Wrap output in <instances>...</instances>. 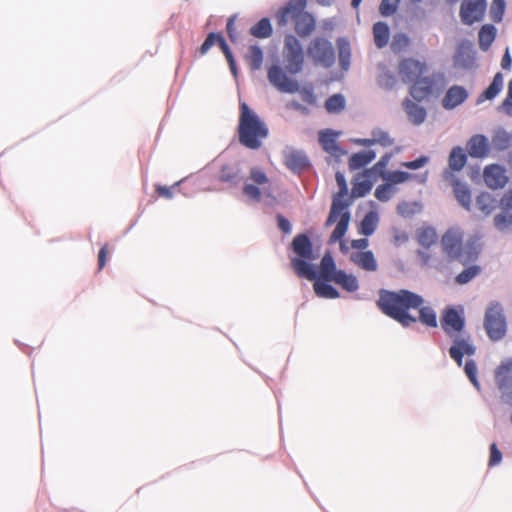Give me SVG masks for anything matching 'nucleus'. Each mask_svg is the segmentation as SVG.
Segmentation results:
<instances>
[{"instance_id":"obj_60","label":"nucleus","mask_w":512,"mask_h":512,"mask_svg":"<svg viewBox=\"0 0 512 512\" xmlns=\"http://www.w3.org/2000/svg\"><path fill=\"white\" fill-rule=\"evenodd\" d=\"M226 30H227L229 39L232 42H235L237 40V34H236V30H235L234 17H230L228 19L227 24H226Z\"/></svg>"},{"instance_id":"obj_59","label":"nucleus","mask_w":512,"mask_h":512,"mask_svg":"<svg viewBox=\"0 0 512 512\" xmlns=\"http://www.w3.org/2000/svg\"><path fill=\"white\" fill-rule=\"evenodd\" d=\"M217 44L220 47V49L223 52V54L225 55L226 60H230V58L233 57V54H232L229 46L227 45L224 37L221 34L218 37Z\"/></svg>"},{"instance_id":"obj_37","label":"nucleus","mask_w":512,"mask_h":512,"mask_svg":"<svg viewBox=\"0 0 512 512\" xmlns=\"http://www.w3.org/2000/svg\"><path fill=\"white\" fill-rule=\"evenodd\" d=\"M503 87V76L500 72L496 73L492 83L489 87L481 94L480 100H491L501 91Z\"/></svg>"},{"instance_id":"obj_35","label":"nucleus","mask_w":512,"mask_h":512,"mask_svg":"<svg viewBox=\"0 0 512 512\" xmlns=\"http://www.w3.org/2000/svg\"><path fill=\"white\" fill-rule=\"evenodd\" d=\"M339 52V63L342 69L347 70L350 65L351 49L348 40L339 38L337 40Z\"/></svg>"},{"instance_id":"obj_56","label":"nucleus","mask_w":512,"mask_h":512,"mask_svg":"<svg viewBox=\"0 0 512 512\" xmlns=\"http://www.w3.org/2000/svg\"><path fill=\"white\" fill-rule=\"evenodd\" d=\"M427 162H428V157L421 156L413 161L403 162L402 166L406 167L408 169H411V170H416V169H419V168L423 167L424 165H426Z\"/></svg>"},{"instance_id":"obj_42","label":"nucleus","mask_w":512,"mask_h":512,"mask_svg":"<svg viewBox=\"0 0 512 512\" xmlns=\"http://www.w3.org/2000/svg\"><path fill=\"white\" fill-rule=\"evenodd\" d=\"M345 107V99L340 94L330 96L325 102V108L329 113H338Z\"/></svg>"},{"instance_id":"obj_47","label":"nucleus","mask_w":512,"mask_h":512,"mask_svg":"<svg viewBox=\"0 0 512 512\" xmlns=\"http://www.w3.org/2000/svg\"><path fill=\"white\" fill-rule=\"evenodd\" d=\"M400 0H382L379 6L380 14L384 17L393 15L398 8Z\"/></svg>"},{"instance_id":"obj_51","label":"nucleus","mask_w":512,"mask_h":512,"mask_svg":"<svg viewBox=\"0 0 512 512\" xmlns=\"http://www.w3.org/2000/svg\"><path fill=\"white\" fill-rule=\"evenodd\" d=\"M494 225L499 230H505L512 225V214H498L494 217Z\"/></svg>"},{"instance_id":"obj_9","label":"nucleus","mask_w":512,"mask_h":512,"mask_svg":"<svg viewBox=\"0 0 512 512\" xmlns=\"http://www.w3.org/2000/svg\"><path fill=\"white\" fill-rule=\"evenodd\" d=\"M484 327L488 337L493 341L501 340L507 332L505 317L499 303H492L484 318Z\"/></svg>"},{"instance_id":"obj_1","label":"nucleus","mask_w":512,"mask_h":512,"mask_svg":"<svg viewBox=\"0 0 512 512\" xmlns=\"http://www.w3.org/2000/svg\"><path fill=\"white\" fill-rule=\"evenodd\" d=\"M424 303L421 295L406 289L390 291L379 290L376 302L378 309L386 316L395 320L403 327H409L418 321V318L409 313L410 309H418Z\"/></svg>"},{"instance_id":"obj_32","label":"nucleus","mask_w":512,"mask_h":512,"mask_svg":"<svg viewBox=\"0 0 512 512\" xmlns=\"http://www.w3.org/2000/svg\"><path fill=\"white\" fill-rule=\"evenodd\" d=\"M249 32L256 38L265 39L272 35L273 29L270 20L268 18H262L250 28Z\"/></svg>"},{"instance_id":"obj_44","label":"nucleus","mask_w":512,"mask_h":512,"mask_svg":"<svg viewBox=\"0 0 512 512\" xmlns=\"http://www.w3.org/2000/svg\"><path fill=\"white\" fill-rule=\"evenodd\" d=\"M218 179L220 182L229 183L232 185H236L240 182L238 171L231 169L228 166L222 168Z\"/></svg>"},{"instance_id":"obj_50","label":"nucleus","mask_w":512,"mask_h":512,"mask_svg":"<svg viewBox=\"0 0 512 512\" xmlns=\"http://www.w3.org/2000/svg\"><path fill=\"white\" fill-rule=\"evenodd\" d=\"M393 194V187L388 182L382 185H379L375 190V197L379 201H388Z\"/></svg>"},{"instance_id":"obj_24","label":"nucleus","mask_w":512,"mask_h":512,"mask_svg":"<svg viewBox=\"0 0 512 512\" xmlns=\"http://www.w3.org/2000/svg\"><path fill=\"white\" fill-rule=\"evenodd\" d=\"M319 141L323 149L331 155H338L341 151L336 141V134L331 130L321 131L319 133Z\"/></svg>"},{"instance_id":"obj_38","label":"nucleus","mask_w":512,"mask_h":512,"mask_svg":"<svg viewBox=\"0 0 512 512\" xmlns=\"http://www.w3.org/2000/svg\"><path fill=\"white\" fill-rule=\"evenodd\" d=\"M454 194L458 202L465 209L469 210L471 205V193L469 188L466 185L460 183L459 181H456L454 184Z\"/></svg>"},{"instance_id":"obj_31","label":"nucleus","mask_w":512,"mask_h":512,"mask_svg":"<svg viewBox=\"0 0 512 512\" xmlns=\"http://www.w3.org/2000/svg\"><path fill=\"white\" fill-rule=\"evenodd\" d=\"M416 239L421 246L429 248L437 240L436 230L432 227H421L416 231Z\"/></svg>"},{"instance_id":"obj_15","label":"nucleus","mask_w":512,"mask_h":512,"mask_svg":"<svg viewBox=\"0 0 512 512\" xmlns=\"http://www.w3.org/2000/svg\"><path fill=\"white\" fill-rule=\"evenodd\" d=\"M484 181L488 187L498 189L506 185L508 178L501 166L493 164L485 168Z\"/></svg>"},{"instance_id":"obj_58","label":"nucleus","mask_w":512,"mask_h":512,"mask_svg":"<svg viewBox=\"0 0 512 512\" xmlns=\"http://www.w3.org/2000/svg\"><path fill=\"white\" fill-rule=\"evenodd\" d=\"M302 99L305 103L313 105L316 102V96L311 87H304L301 91Z\"/></svg>"},{"instance_id":"obj_2","label":"nucleus","mask_w":512,"mask_h":512,"mask_svg":"<svg viewBox=\"0 0 512 512\" xmlns=\"http://www.w3.org/2000/svg\"><path fill=\"white\" fill-rule=\"evenodd\" d=\"M441 326L445 333L453 339V345L449 349L450 357L458 366H462L463 356H472L476 351L470 336L463 333L465 319L462 313L454 308L446 309L441 319Z\"/></svg>"},{"instance_id":"obj_34","label":"nucleus","mask_w":512,"mask_h":512,"mask_svg":"<svg viewBox=\"0 0 512 512\" xmlns=\"http://www.w3.org/2000/svg\"><path fill=\"white\" fill-rule=\"evenodd\" d=\"M375 158L373 151H363L353 154L349 159V167L352 170L360 169Z\"/></svg>"},{"instance_id":"obj_43","label":"nucleus","mask_w":512,"mask_h":512,"mask_svg":"<svg viewBox=\"0 0 512 512\" xmlns=\"http://www.w3.org/2000/svg\"><path fill=\"white\" fill-rule=\"evenodd\" d=\"M505 0H493L490 7V18L493 22L499 23L502 21L505 12Z\"/></svg>"},{"instance_id":"obj_53","label":"nucleus","mask_w":512,"mask_h":512,"mask_svg":"<svg viewBox=\"0 0 512 512\" xmlns=\"http://www.w3.org/2000/svg\"><path fill=\"white\" fill-rule=\"evenodd\" d=\"M250 179L257 185H263L268 183L269 179L263 170L254 167L250 171Z\"/></svg>"},{"instance_id":"obj_17","label":"nucleus","mask_w":512,"mask_h":512,"mask_svg":"<svg viewBox=\"0 0 512 512\" xmlns=\"http://www.w3.org/2000/svg\"><path fill=\"white\" fill-rule=\"evenodd\" d=\"M467 97L468 92L464 87L454 85L447 90L442 100V105L445 109H453L462 104Z\"/></svg>"},{"instance_id":"obj_49","label":"nucleus","mask_w":512,"mask_h":512,"mask_svg":"<svg viewBox=\"0 0 512 512\" xmlns=\"http://www.w3.org/2000/svg\"><path fill=\"white\" fill-rule=\"evenodd\" d=\"M464 371L471 383L479 389L480 384L477 379V365L473 360H468L465 364Z\"/></svg>"},{"instance_id":"obj_16","label":"nucleus","mask_w":512,"mask_h":512,"mask_svg":"<svg viewBox=\"0 0 512 512\" xmlns=\"http://www.w3.org/2000/svg\"><path fill=\"white\" fill-rule=\"evenodd\" d=\"M490 150L488 138L484 135H474L467 142L468 154L473 158H485Z\"/></svg>"},{"instance_id":"obj_27","label":"nucleus","mask_w":512,"mask_h":512,"mask_svg":"<svg viewBox=\"0 0 512 512\" xmlns=\"http://www.w3.org/2000/svg\"><path fill=\"white\" fill-rule=\"evenodd\" d=\"M264 54L257 45H251L245 55V60L252 71H257L262 67Z\"/></svg>"},{"instance_id":"obj_45","label":"nucleus","mask_w":512,"mask_h":512,"mask_svg":"<svg viewBox=\"0 0 512 512\" xmlns=\"http://www.w3.org/2000/svg\"><path fill=\"white\" fill-rule=\"evenodd\" d=\"M492 143L497 150H505L511 144V136L505 131H499L493 136Z\"/></svg>"},{"instance_id":"obj_18","label":"nucleus","mask_w":512,"mask_h":512,"mask_svg":"<svg viewBox=\"0 0 512 512\" xmlns=\"http://www.w3.org/2000/svg\"><path fill=\"white\" fill-rule=\"evenodd\" d=\"M496 383L499 390L506 397V401H512V376L508 366H500L497 369Z\"/></svg>"},{"instance_id":"obj_41","label":"nucleus","mask_w":512,"mask_h":512,"mask_svg":"<svg viewBox=\"0 0 512 512\" xmlns=\"http://www.w3.org/2000/svg\"><path fill=\"white\" fill-rule=\"evenodd\" d=\"M419 320L428 327L437 326V317L435 311L429 306H420Z\"/></svg>"},{"instance_id":"obj_61","label":"nucleus","mask_w":512,"mask_h":512,"mask_svg":"<svg viewBox=\"0 0 512 512\" xmlns=\"http://www.w3.org/2000/svg\"><path fill=\"white\" fill-rule=\"evenodd\" d=\"M500 205L506 210L512 209V190L503 195L500 200Z\"/></svg>"},{"instance_id":"obj_14","label":"nucleus","mask_w":512,"mask_h":512,"mask_svg":"<svg viewBox=\"0 0 512 512\" xmlns=\"http://www.w3.org/2000/svg\"><path fill=\"white\" fill-rule=\"evenodd\" d=\"M306 7V0H289L276 14L277 24L285 26L289 21H295Z\"/></svg>"},{"instance_id":"obj_29","label":"nucleus","mask_w":512,"mask_h":512,"mask_svg":"<svg viewBox=\"0 0 512 512\" xmlns=\"http://www.w3.org/2000/svg\"><path fill=\"white\" fill-rule=\"evenodd\" d=\"M339 270L336 269V265L333 257L326 253L320 263V275L325 281H331L335 277Z\"/></svg>"},{"instance_id":"obj_54","label":"nucleus","mask_w":512,"mask_h":512,"mask_svg":"<svg viewBox=\"0 0 512 512\" xmlns=\"http://www.w3.org/2000/svg\"><path fill=\"white\" fill-rule=\"evenodd\" d=\"M243 193L253 201L258 202L261 199V191L256 185L245 184L243 187Z\"/></svg>"},{"instance_id":"obj_25","label":"nucleus","mask_w":512,"mask_h":512,"mask_svg":"<svg viewBox=\"0 0 512 512\" xmlns=\"http://www.w3.org/2000/svg\"><path fill=\"white\" fill-rule=\"evenodd\" d=\"M467 163V156L462 147H454L449 155L448 166L451 171H460Z\"/></svg>"},{"instance_id":"obj_28","label":"nucleus","mask_w":512,"mask_h":512,"mask_svg":"<svg viewBox=\"0 0 512 512\" xmlns=\"http://www.w3.org/2000/svg\"><path fill=\"white\" fill-rule=\"evenodd\" d=\"M373 36L375 45L378 48H383L388 44L390 38V30L386 23L377 22L373 25Z\"/></svg>"},{"instance_id":"obj_8","label":"nucleus","mask_w":512,"mask_h":512,"mask_svg":"<svg viewBox=\"0 0 512 512\" xmlns=\"http://www.w3.org/2000/svg\"><path fill=\"white\" fill-rule=\"evenodd\" d=\"M445 81L442 74L418 78L410 88V95L422 101L431 95H438L444 89Z\"/></svg>"},{"instance_id":"obj_7","label":"nucleus","mask_w":512,"mask_h":512,"mask_svg":"<svg viewBox=\"0 0 512 512\" xmlns=\"http://www.w3.org/2000/svg\"><path fill=\"white\" fill-rule=\"evenodd\" d=\"M283 58L289 73L297 74L302 70L305 60L304 51L300 41L292 34L284 38Z\"/></svg>"},{"instance_id":"obj_48","label":"nucleus","mask_w":512,"mask_h":512,"mask_svg":"<svg viewBox=\"0 0 512 512\" xmlns=\"http://www.w3.org/2000/svg\"><path fill=\"white\" fill-rule=\"evenodd\" d=\"M374 137L375 145H381L383 147H391L394 144V140L389 136V134L380 129L374 130L372 132Z\"/></svg>"},{"instance_id":"obj_3","label":"nucleus","mask_w":512,"mask_h":512,"mask_svg":"<svg viewBox=\"0 0 512 512\" xmlns=\"http://www.w3.org/2000/svg\"><path fill=\"white\" fill-rule=\"evenodd\" d=\"M268 136L264 121L245 102L239 104L238 138L246 148L256 150Z\"/></svg>"},{"instance_id":"obj_36","label":"nucleus","mask_w":512,"mask_h":512,"mask_svg":"<svg viewBox=\"0 0 512 512\" xmlns=\"http://www.w3.org/2000/svg\"><path fill=\"white\" fill-rule=\"evenodd\" d=\"M378 224L377 213L370 211L368 212L360 223V233L364 236L373 234Z\"/></svg>"},{"instance_id":"obj_62","label":"nucleus","mask_w":512,"mask_h":512,"mask_svg":"<svg viewBox=\"0 0 512 512\" xmlns=\"http://www.w3.org/2000/svg\"><path fill=\"white\" fill-rule=\"evenodd\" d=\"M278 226L285 233H288L291 230L290 222L281 215L278 216Z\"/></svg>"},{"instance_id":"obj_52","label":"nucleus","mask_w":512,"mask_h":512,"mask_svg":"<svg viewBox=\"0 0 512 512\" xmlns=\"http://www.w3.org/2000/svg\"><path fill=\"white\" fill-rule=\"evenodd\" d=\"M219 36H220V34H216L213 32L209 33L207 35L205 41L202 43V45L199 48L200 54L205 55L213 45L217 44Z\"/></svg>"},{"instance_id":"obj_22","label":"nucleus","mask_w":512,"mask_h":512,"mask_svg":"<svg viewBox=\"0 0 512 512\" xmlns=\"http://www.w3.org/2000/svg\"><path fill=\"white\" fill-rule=\"evenodd\" d=\"M403 106L409 120L413 124L419 125L424 122L426 118V110L422 106L414 103L409 99L404 101Z\"/></svg>"},{"instance_id":"obj_63","label":"nucleus","mask_w":512,"mask_h":512,"mask_svg":"<svg viewBox=\"0 0 512 512\" xmlns=\"http://www.w3.org/2000/svg\"><path fill=\"white\" fill-rule=\"evenodd\" d=\"M368 240L366 238L355 239L351 242V247L358 250H363L367 248Z\"/></svg>"},{"instance_id":"obj_13","label":"nucleus","mask_w":512,"mask_h":512,"mask_svg":"<svg viewBox=\"0 0 512 512\" xmlns=\"http://www.w3.org/2000/svg\"><path fill=\"white\" fill-rule=\"evenodd\" d=\"M426 70V65L413 58H405L400 61L398 72L404 83H414Z\"/></svg>"},{"instance_id":"obj_55","label":"nucleus","mask_w":512,"mask_h":512,"mask_svg":"<svg viewBox=\"0 0 512 512\" xmlns=\"http://www.w3.org/2000/svg\"><path fill=\"white\" fill-rule=\"evenodd\" d=\"M502 460V453L498 449L496 443H492L490 445V457H489V466L498 465Z\"/></svg>"},{"instance_id":"obj_11","label":"nucleus","mask_w":512,"mask_h":512,"mask_svg":"<svg viewBox=\"0 0 512 512\" xmlns=\"http://www.w3.org/2000/svg\"><path fill=\"white\" fill-rule=\"evenodd\" d=\"M487 9L486 0H463L459 15L462 23L473 25L483 20Z\"/></svg>"},{"instance_id":"obj_64","label":"nucleus","mask_w":512,"mask_h":512,"mask_svg":"<svg viewBox=\"0 0 512 512\" xmlns=\"http://www.w3.org/2000/svg\"><path fill=\"white\" fill-rule=\"evenodd\" d=\"M503 106L506 108L512 106V79L508 83V93L505 100L503 101Z\"/></svg>"},{"instance_id":"obj_6","label":"nucleus","mask_w":512,"mask_h":512,"mask_svg":"<svg viewBox=\"0 0 512 512\" xmlns=\"http://www.w3.org/2000/svg\"><path fill=\"white\" fill-rule=\"evenodd\" d=\"M292 249L298 256L291 259V266L298 277L315 280L317 275L309 261L317 258L313 245L306 234H299L292 241Z\"/></svg>"},{"instance_id":"obj_46","label":"nucleus","mask_w":512,"mask_h":512,"mask_svg":"<svg viewBox=\"0 0 512 512\" xmlns=\"http://www.w3.org/2000/svg\"><path fill=\"white\" fill-rule=\"evenodd\" d=\"M412 177V175L408 172L404 171H392L389 172L386 176H384V179L390 184H400L403 182H406Z\"/></svg>"},{"instance_id":"obj_12","label":"nucleus","mask_w":512,"mask_h":512,"mask_svg":"<svg viewBox=\"0 0 512 512\" xmlns=\"http://www.w3.org/2000/svg\"><path fill=\"white\" fill-rule=\"evenodd\" d=\"M267 77L271 85L283 93L298 92L300 86L296 80L290 79L279 65H272L268 68Z\"/></svg>"},{"instance_id":"obj_4","label":"nucleus","mask_w":512,"mask_h":512,"mask_svg":"<svg viewBox=\"0 0 512 512\" xmlns=\"http://www.w3.org/2000/svg\"><path fill=\"white\" fill-rule=\"evenodd\" d=\"M463 232L456 227L449 228L441 238L444 253L452 260H459L462 264L474 261L481 251L478 237H472L463 242Z\"/></svg>"},{"instance_id":"obj_26","label":"nucleus","mask_w":512,"mask_h":512,"mask_svg":"<svg viewBox=\"0 0 512 512\" xmlns=\"http://www.w3.org/2000/svg\"><path fill=\"white\" fill-rule=\"evenodd\" d=\"M370 173L369 170H366L361 176L356 179V182L353 183L351 195L354 198L363 197L370 192L372 189V182L365 177Z\"/></svg>"},{"instance_id":"obj_21","label":"nucleus","mask_w":512,"mask_h":512,"mask_svg":"<svg viewBox=\"0 0 512 512\" xmlns=\"http://www.w3.org/2000/svg\"><path fill=\"white\" fill-rule=\"evenodd\" d=\"M285 165L293 172H300L309 166V161L304 153L291 151L285 155Z\"/></svg>"},{"instance_id":"obj_39","label":"nucleus","mask_w":512,"mask_h":512,"mask_svg":"<svg viewBox=\"0 0 512 512\" xmlns=\"http://www.w3.org/2000/svg\"><path fill=\"white\" fill-rule=\"evenodd\" d=\"M313 288L319 297L329 299H335L339 297V292L333 286L325 282L315 281Z\"/></svg>"},{"instance_id":"obj_33","label":"nucleus","mask_w":512,"mask_h":512,"mask_svg":"<svg viewBox=\"0 0 512 512\" xmlns=\"http://www.w3.org/2000/svg\"><path fill=\"white\" fill-rule=\"evenodd\" d=\"M476 205L485 215H489L497 207V201L491 194L483 192L477 196Z\"/></svg>"},{"instance_id":"obj_40","label":"nucleus","mask_w":512,"mask_h":512,"mask_svg":"<svg viewBox=\"0 0 512 512\" xmlns=\"http://www.w3.org/2000/svg\"><path fill=\"white\" fill-rule=\"evenodd\" d=\"M481 272V267L478 265H471L464 269L461 273H459L455 277V282L458 285H465L469 283L472 279L478 276Z\"/></svg>"},{"instance_id":"obj_30","label":"nucleus","mask_w":512,"mask_h":512,"mask_svg":"<svg viewBox=\"0 0 512 512\" xmlns=\"http://www.w3.org/2000/svg\"><path fill=\"white\" fill-rule=\"evenodd\" d=\"M496 37V28L491 24L483 25L478 34L479 46L482 50L489 49Z\"/></svg>"},{"instance_id":"obj_19","label":"nucleus","mask_w":512,"mask_h":512,"mask_svg":"<svg viewBox=\"0 0 512 512\" xmlns=\"http://www.w3.org/2000/svg\"><path fill=\"white\" fill-rule=\"evenodd\" d=\"M350 260L359 268L374 272L377 270V261L371 251H359L350 255Z\"/></svg>"},{"instance_id":"obj_20","label":"nucleus","mask_w":512,"mask_h":512,"mask_svg":"<svg viewBox=\"0 0 512 512\" xmlns=\"http://www.w3.org/2000/svg\"><path fill=\"white\" fill-rule=\"evenodd\" d=\"M294 29L301 37L309 36L315 29V20L313 16L307 12H303L295 21Z\"/></svg>"},{"instance_id":"obj_10","label":"nucleus","mask_w":512,"mask_h":512,"mask_svg":"<svg viewBox=\"0 0 512 512\" xmlns=\"http://www.w3.org/2000/svg\"><path fill=\"white\" fill-rule=\"evenodd\" d=\"M308 55L316 64L326 68L331 67L335 62V51L330 41L317 37L313 39L307 49Z\"/></svg>"},{"instance_id":"obj_23","label":"nucleus","mask_w":512,"mask_h":512,"mask_svg":"<svg viewBox=\"0 0 512 512\" xmlns=\"http://www.w3.org/2000/svg\"><path fill=\"white\" fill-rule=\"evenodd\" d=\"M331 281L348 292H354L359 287L357 278L352 274H347L343 270H339Z\"/></svg>"},{"instance_id":"obj_57","label":"nucleus","mask_w":512,"mask_h":512,"mask_svg":"<svg viewBox=\"0 0 512 512\" xmlns=\"http://www.w3.org/2000/svg\"><path fill=\"white\" fill-rule=\"evenodd\" d=\"M109 253V245L104 244L98 253V270H102L107 262V257Z\"/></svg>"},{"instance_id":"obj_5","label":"nucleus","mask_w":512,"mask_h":512,"mask_svg":"<svg viewBox=\"0 0 512 512\" xmlns=\"http://www.w3.org/2000/svg\"><path fill=\"white\" fill-rule=\"evenodd\" d=\"M335 179L339 187V191L333 198L330 213L325 223L326 226H330L338 220V223L330 236L331 242L340 241L344 237L350 221V213L347 211L348 203L343 201V198L348 193L346 179L341 172H337L335 174Z\"/></svg>"}]
</instances>
